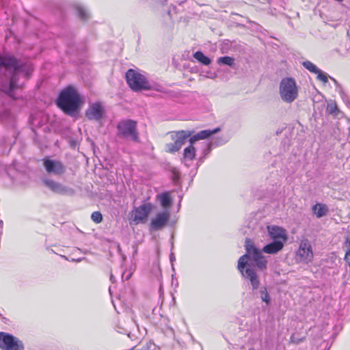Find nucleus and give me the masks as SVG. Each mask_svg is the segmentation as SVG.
Segmentation results:
<instances>
[{"mask_svg":"<svg viewBox=\"0 0 350 350\" xmlns=\"http://www.w3.org/2000/svg\"><path fill=\"white\" fill-rule=\"evenodd\" d=\"M170 259L171 262H173V261L175 260V256H174V254L172 253L170 254Z\"/></svg>","mask_w":350,"mask_h":350,"instance_id":"nucleus-38","label":"nucleus"},{"mask_svg":"<svg viewBox=\"0 0 350 350\" xmlns=\"http://www.w3.org/2000/svg\"><path fill=\"white\" fill-rule=\"evenodd\" d=\"M270 236L275 239L278 238H284V241L286 240V237L283 232V230L281 228L273 226L269 230Z\"/></svg>","mask_w":350,"mask_h":350,"instance_id":"nucleus-22","label":"nucleus"},{"mask_svg":"<svg viewBox=\"0 0 350 350\" xmlns=\"http://www.w3.org/2000/svg\"><path fill=\"white\" fill-rule=\"evenodd\" d=\"M0 349L1 350H24L22 340L11 334L0 332Z\"/></svg>","mask_w":350,"mask_h":350,"instance_id":"nucleus-7","label":"nucleus"},{"mask_svg":"<svg viewBox=\"0 0 350 350\" xmlns=\"http://www.w3.org/2000/svg\"><path fill=\"white\" fill-rule=\"evenodd\" d=\"M76 10L81 20L85 21L89 18V12L83 6L77 5L76 6Z\"/></svg>","mask_w":350,"mask_h":350,"instance_id":"nucleus-24","label":"nucleus"},{"mask_svg":"<svg viewBox=\"0 0 350 350\" xmlns=\"http://www.w3.org/2000/svg\"><path fill=\"white\" fill-rule=\"evenodd\" d=\"M68 53H74V50L72 49V42H68Z\"/></svg>","mask_w":350,"mask_h":350,"instance_id":"nucleus-37","label":"nucleus"},{"mask_svg":"<svg viewBox=\"0 0 350 350\" xmlns=\"http://www.w3.org/2000/svg\"><path fill=\"white\" fill-rule=\"evenodd\" d=\"M250 350H252V349H250Z\"/></svg>","mask_w":350,"mask_h":350,"instance_id":"nucleus-44","label":"nucleus"},{"mask_svg":"<svg viewBox=\"0 0 350 350\" xmlns=\"http://www.w3.org/2000/svg\"><path fill=\"white\" fill-rule=\"evenodd\" d=\"M313 258V252L310 244L308 241H302L297 252L296 259L303 263H308Z\"/></svg>","mask_w":350,"mask_h":350,"instance_id":"nucleus-9","label":"nucleus"},{"mask_svg":"<svg viewBox=\"0 0 350 350\" xmlns=\"http://www.w3.org/2000/svg\"><path fill=\"white\" fill-rule=\"evenodd\" d=\"M259 293L260 294V298L262 301L265 302L267 305L270 304V297L269 294L267 292V288L265 286H262L260 288Z\"/></svg>","mask_w":350,"mask_h":350,"instance_id":"nucleus-26","label":"nucleus"},{"mask_svg":"<svg viewBox=\"0 0 350 350\" xmlns=\"http://www.w3.org/2000/svg\"><path fill=\"white\" fill-rule=\"evenodd\" d=\"M168 146H169V151L170 152H176V151L179 150L182 147L181 145H180V144L177 145L176 142H175L173 144H169Z\"/></svg>","mask_w":350,"mask_h":350,"instance_id":"nucleus-33","label":"nucleus"},{"mask_svg":"<svg viewBox=\"0 0 350 350\" xmlns=\"http://www.w3.org/2000/svg\"><path fill=\"white\" fill-rule=\"evenodd\" d=\"M340 97L342 99L343 102L347 106H350V98H349V95L346 92H345V91L342 90H340Z\"/></svg>","mask_w":350,"mask_h":350,"instance_id":"nucleus-32","label":"nucleus"},{"mask_svg":"<svg viewBox=\"0 0 350 350\" xmlns=\"http://www.w3.org/2000/svg\"><path fill=\"white\" fill-rule=\"evenodd\" d=\"M242 275L250 280L253 291H256L259 288L260 280L256 271L251 267H246L245 270L243 269L241 272Z\"/></svg>","mask_w":350,"mask_h":350,"instance_id":"nucleus-14","label":"nucleus"},{"mask_svg":"<svg viewBox=\"0 0 350 350\" xmlns=\"http://www.w3.org/2000/svg\"><path fill=\"white\" fill-rule=\"evenodd\" d=\"M170 218V213L163 211L157 214L156 217L150 222V228L152 230H159L167 223Z\"/></svg>","mask_w":350,"mask_h":350,"instance_id":"nucleus-13","label":"nucleus"},{"mask_svg":"<svg viewBox=\"0 0 350 350\" xmlns=\"http://www.w3.org/2000/svg\"><path fill=\"white\" fill-rule=\"evenodd\" d=\"M184 159H187L189 161L193 160L195 158L196 156V149L195 148L190 145L189 146L187 147L184 150L183 153Z\"/></svg>","mask_w":350,"mask_h":350,"instance_id":"nucleus-23","label":"nucleus"},{"mask_svg":"<svg viewBox=\"0 0 350 350\" xmlns=\"http://www.w3.org/2000/svg\"><path fill=\"white\" fill-rule=\"evenodd\" d=\"M166 2V0H163V3Z\"/></svg>","mask_w":350,"mask_h":350,"instance_id":"nucleus-43","label":"nucleus"},{"mask_svg":"<svg viewBox=\"0 0 350 350\" xmlns=\"http://www.w3.org/2000/svg\"><path fill=\"white\" fill-rule=\"evenodd\" d=\"M157 200H158L163 208H170L172 204V200L168 192H163L157 195Z\"/></svg>","mask_w":350,"mask_h":350,"instance_id":"nucleus-17","label":"nucleus"},{"mask_svg":"<svg viewBox=\"0 0 350 350\" xmlns=\"http://www.w3.org/2000/svg\"><path fill=\"white\" fill-rule=\"evenodd\" d=\"M153 208L151 203H144L134 209L133 220L135 224L143 223Z\"/></svg>","mask_w":350,"mask_h":350,"instance_id":"nucleus-11","label":"nucleus"},{"mask_svg":"<svg viewBox=\"0 0 350 350\" xmlns=\"http://www.w3.org/2000/svg\"><path fill=\"white\" fill-rule=\"evenodd\" d=\"M284 247V241L275 239L267 244L262 248V252L267 254H274L280 251Z\"/></svg>","mask_w":350,"mask_h":350,"instance_id":"nucleus-16","label":"nucleus"},{"mask_svg":"<svg viewBox=\"0 0 350 350\" xmlns=\"http://www.w3.org/2000/svg\"><path fill=\"white\" fill-rule=\"evenodd\" d=\"M110 280H111V282H115L114 276L112 274H111V275H110Z\"/></svg>","mask_w":350,"mask_h":350,"instance_id":"nucleus-39","label":"nucleus"},{"mask_svg":"<svg viewBox=\"0 0 350 350\" xmlns=\"http://www.w3.org/2000/svg\"><path fill=\"white\" fill-rule=\"evenodd\" d=\"M326 111L329 114L336 115L338 112V109L335 103H329L327 106Z\"/></svg>","mask_w":350,"mask_h":350,"instance_id":"nucleus-30","label":"nucleus"},{"mask_svg":"<svg viewBox=\"0 0 350 350\" xmlns=\"http://www.w3.org/2000/svg\"><path fill=\"white\" fill-rule=\"evenodd\" d=\"M193 57L204 66H208L211 63V59L200 51L193 53Z\"/></svg>","mask_w":350,"mask_h":350,"instance_id":"nucleus-21","label":"nucleus"},{"mask_svg":"<svg viewBox=\"0 0 350 350\" xmlns=\"http://www.w3.org/2000/svg\"><path fill=\"white\" fill-rule=\"evenodd\" d=\"M312 211L318 218H321L327 214L328 209L324 204H317L312 206Z\"/></svg>","mask_w":350,"mask_h":350,"instance_id":"nucleus-20","label":"nucleus"},{"mask_svg":"<svg viewBox=\"0 0 350 350\" xmlns=\"http://www.w3.org/2000/svg\"><path fill=\"white\" fill-rule=\"evenodd\" d=\"M344 260L345 262L350 267V252H345Z\"/></svg>","mask_w":350,"mask_h":350,"instance_id":"nucleus-36","label":"nucleus"},{"mask_svg":"<svg viewBox=\"0 0 350 350\" xmlns=\"http://www.w3.org/2000/svg\"><path fill=\"white\" fill-rule=\"evenodd\" d=\"M43 165L49 174L58 176L63 175L66 170V167L63 163L57 160L44 159Z\"/></svg>","mask_w":350,"mask_h":350,"instance_id":"nucleus-8","label":"nucleus"},{"mask_svg":"<svg viewBox=\"0 0 350 350\" xmlns=\"http://www.w3.org/2000/svg\"><path fill=\"white\" fill-rule=\"evenodd\" d=\"M280 95L283 101L293 103L298 96V87L295 79L286 77L280 83Z\"/></svg>","mask_w":350,"mask_h":350,"instance_id":"nucleus-5","label":"nucleus"},{"mask_svg":"<svg viewBox=\"0 0 350 350\" xmlns=\"http://www.w3.org/2000/svg\"><path fill=\"white\" fill-rule=\"evenodd\" d=\"M303 340H304V338L299 339V338L295 337V334H293L291 336V341L293 343L298 344V343H299L300 342H301Z\"/></svg>","mask_w":350,"mask_h":350,"instance_id":"nucleus-35","label":"nucleus"},{"mask_svg":"<svg viewBox=\"0 0 350 350\" xmlns=\"http://www.w3.org/2000/svg\"><path fill=\"white\" fill-rule=\"evenodd\" d=\"M105 113V110L102 104L96 102L90 105L85 111V117L89 120L100 121L103 119Z\"/></svg>","mask_w":350,"mask_h":350,"instance_id":"nucleus-10","label":"nucleus"},{"mask_svg":"<svg viewBox=\"0 0 350 350\" xmlns=\"http://www.w3.org/2000/svg\"><path fill=\"white\" fill-rule=\"evenodd\" d=\"M329 346H328V343L326 342V345H325V347L324 350H329Z\"/></svg>","mask_w":350,"mask_h":350,"instance_id":"nucleus-40","label":"nucleus"},{"mask_svg":"<svg viewBox=\"0 0 350 350\" xmlns=\"http://www.w3.org/2000/svg\"><path fill=\"white\" fill-rule=\"evenodd\" d=\"M82 101L77 90L68 86L59 93L56 104L66 114L73 116L78 111Z\"/></svg>","mask_w":350,"mask_h":350,"instance_id":"nucleus-3","label":"nucleus"},{"mask_svg":"<svg viewBox=\"0 0 350 350\" xmlns=\"http://www.w3.org/2000/svg\"><path fill=\"white\" fill-rule=\"evenodd\" d=\"M245 247L246 254L241 256L238 261L237 268L239 271L243 272V269H245L246 267H251V265L248 263L249 260L252 261L253 265L259 270L266 269L267 260L262 255V251L258 249L249 239L245 240Z\"/></svg>","mask_w":350,"mask_h":350,"instance_id":"nucleus-2","label":"nucleus"},{"mask_svg":"<svg viewBox=\"0 0 350 350\" xmlns=\"http://www.w3.org/2000/svg\"><path fill=\"white\" fill-rule=\"evenodd\" d=\"M224 143H225V142H223V141L221 142V139H217L214 142H211V143L208 144L206 145V149L204 150V155L206 156V154H208L211 152L213 146H217L224 144Z\"/></svg>","mask_w":350,"mask_h":350,"instance_id":"nucleus-28","label":"nucleus"},{"mask_svg":"<svg viewBox=\"0 0 350 350\" xmlns=\"http://www.w3.org/2000/svg\"><path fill=\"white\" fill-rule=\"evenodd\" d=\"M2 225H3V221L1 220H0V228H2Z\"/></svg>","mask_w":350,"mask_h":350,"instance_id":"nucleus-41","label":"nucleus"},{"mask_svg":"<svg viewBox=\"0 0 350 350\" xmlns=\"http://www.w3.org/2000/svg\"><path fill=\"white\" fill-rule=\"evenodd\" d=\"M42 183L50 190L59 194L72 195L75 192L73 189L49 178H43Z\"/></svg>","mask_w":350,"mask_h":350,"instance_id":"nucleus-12","label":"nucleus"},{"mask_svg":"<svg viewBox=\"0 0 350 350\" xmlns=\"http://www.w3.org/2000/svg\"><path fill=\"white\" fill-rule=\"evenodd\" d=\"M217 63L220 66H228L233 69H237V66L235 60L230 56H223L217 59Z\"/></svg>","mask_w":350,"mask_h":350,"instance_id":"nucleus-19","label":"nucleus"},{"mask_svg":"<svg viewBox=\"0 0 350 350\" xmlns=\"http://www.w3.org/2000/svg\"><path fill=\"white\" fill-rule=\"evenodd\" d=\"M301 64L306 69H307L312 73L316 74L319 70V68L315 64H314L312 62H311L310 61H308V60L304 61L301 63Z\"/></svg>","mask_w":350,"mask_h":350,"instance_id":"nucleus-25","label":"nucleus"},{"mask_svg":"<svg viewBox=\"0 0 350 350\" xmlns=\"http://www.w3.org/2000/svg\"><path fill=\"white\" fill-rule=\"evenodd\" d=\"M317 75V79L323 82L324 83H327L328 82V79L327 75L324 73L322 70L319 69V72L316 73Z\"/></svg>","mask_w":350,"mask_h":350,"instance_id":"nucleus-31","label":"nucleus"},{"mask_svg":"<svg viewBox=\"0 0 350 350\" xmlns=\"http://www.w3.org/2000/svg\"><path fill=\"white\" fill-rule=\"evenodd\" d=\"M13 119V116L8 109H3L0 111V121L7 122L10 121Z\"/></svg>","mask_w":350,"mask_h":350,"instance_id":"nucleus-27","label":"nucleus"},{"mask_svg":"<svg viewBox=\"0 0 350 350\" xmlns=\"http://www.w3.org/2000/svg\"><path fill=\"white\" fill-rule=\"evenodd\" d=\"M91 219L96 224H100L103 221V215L99 211H94L92 213Z\"/></svg>","mask_w":350,"mask_h":350,"instance_id":"nucleus-29","label":"nucleus"},{"mask_svg":"<svg viewBox=\"0 0 350 350\" xmlns=\"http://www.w3.org/2000/svg\"><path fill=\"white\" fill-rule=\"evenodd\" d=\"M125 78L129 86L133 91L138 92L150 88L146 78L133 69H129L126 72Z\"/></svg>","mask_w":350,"mask_h":350,"instance_id":"nucleus-6","label":"nucleus"},{"mask_svg":"<svg viewBox=\"0 0 350 350\" xmlns=\"http://www.w3.org/2000/svg\"><path fill=\"white\" fill-rule=\"evenodd\" d=\"M0 68H4L0 77V90L14 99V91L23 87L19 83L20 75L29 79L33 71V64L14 55L0 53Z\"/></svg>","mask_w":350,"mask_h":350,"instance_id":"nucleus-1","label":"nucleus"},{"mask_svg":"<svg viewBox=\"0 0 350 350\" xmlns=\"http://www.w3.org/2000/svg\"><path fill=\"white\" fill-rule=\"evenodd\" d=\"M117 136L123 139H129L134 142H139L137 123L136 121L126 119L120 120L116 126Z\"/></svg>","mask_w":350,"mask_h":350,"instance_id":"nucleus-4","label":"nucleus"},{"mask_svg":"<svg viewBox=\"0 0 350 350\" xmlns=\"http://www.w3.org/2000/svg\"><path fill=\"white\" fill-rule=\"evenodd\" d=\"M221 131L219 127H217L213 130L207 129L203 130L193 136H190L189 137V143L192 146L196 142L200 139H204L210 137L213 134H215Z\"/></svg>","mask_w":350,"mask_h":350,"instance_id":"nucleus-15","label":"nucleus"},{"mask_svg":"<svg viewBox=\"0 0 350 350\" xmlns=\"http://www.w3.org/2000/svg\"><path fill=\"white\" fill-rule=\"evenodd\" d=\"M344 245L347 247L346 252H350V236L346 237Z\"/></svg>","mask_w":350,"mask_h":350,"instance_id":"nucleus-34","label":"nucleus"},{"mask_svg":"<svg viewBox=\"0 0 350 350\" xmlns=\"http://www.w3.org/2000/svg\"><path fill=\"white\" fill-rule=\"evenodd\" d=\"M193 132L190 131H179L176 133V140L177 145H181V146L185 143L186 139L192 135Z\"/></svg>","mask_w":350,"mask_h":350,"instance_id":"nucleus-18","label":"nucleus"},{"mask_svg":"<svg viewBox=\"0 0 350 350\" xmlns=\"http://www.w3.org/2000/svg\"><path fill=\"white\" fill-rule=\"evenodd\" d=\"M130 276H131L130 274L129 275H127L126 278V280H129L130 278Z\"/></svg>","mask_w":350,"mask_h":350,"instance_id":"nucleus-42","label":"nucleus"}]
</instances>
